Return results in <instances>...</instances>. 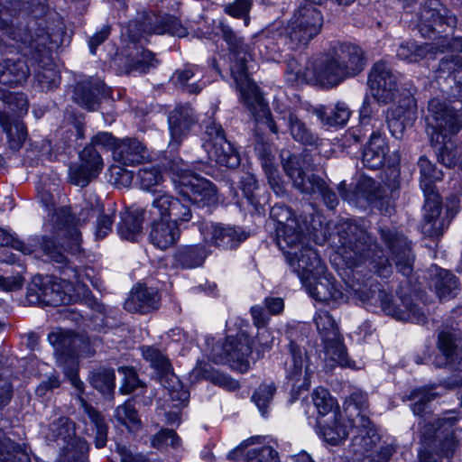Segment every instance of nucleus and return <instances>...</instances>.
Listing matches in <instances>:
<instances>
[{"label": "nucleus", "instance_id": "obj_50", "mask_svg": "<svg viewBox=\"0 0 462 462\" xmlns=\"http://www.w3.org/2000/svg\"><path fill=\"white\" fill-rule=\"evenodd\" d=\"M282 118L288 120V126L293 139L304 144L313 143V134L293 111L289 110Z\"/></svg>", "mask_w": 462, "mask_h": 462}, {"label": "nucleus", "instance_id": "obj_27", "mask_svg": "<svg viewBox=\"0 0 462 462\" xmlns=\"http://www.w3.org/2000/svg\"><path fill=\"white\" fill-rule=\"evenodd\" d=\"M270 216L276 222L275 230L278 245H282V242L285 243L283 237L286 240H291L294 236L298 237L305 234V224H301L287 206L275 204L271 208Z\"/></svg>", "mask_w": 462, "mask_h": 462}, {"label": "nucleus", "instance_id": "obj_64", "mask_svg": "<svg viewBox=\"0 0 462 462\" xmlns=\"http://www.w3.org/2000/svg\"><path fill=\"white\" fill-rule=\"evenodd\" d=\"M152 446L156 448H161L167 446L176 448L180 445V438L171 430H162L152 438Z\"/></svg>", "mask_w": 462, "mask_h": 462}, {"label": "nucleus", "instance_id": "obj_10", "mask_svg": "<svg viewBox=\"0 0 462 462\" xmlns=\"http://www.w3.org/2000/svg\"><path fill=\"white\" fill-rule=\"evenodd\" d=\"M446 51H457L459 54L451 59L445 58L441 60L439 68L443 71L447 70L453 74V79L462 84V38L460 37L449 39L448 36H442L436 43H425L423 45L408 42L399 46L396 55L400 60L416 62L429 52H444Z\"/></svg>", "mask_w": 462, "mask_h": 462}, {"label": "nucleus", "instance_id": "obj_35", "mask_svg": "<svg viewBox=\"0 0 462 462\" xmlns=\"http://www.w3.org/2000/svg\"><path fill=\"white\" fill-rule=\"evenodd\" d=\"M388 150L385 137L379 131H374L363 152L364 165L372 170L379 169L383 164Z\"/></svg>", "mask_w": 462, "mask_h": 462}, {"label": "nucleus", "instance_id": "obj_28", "mask_svg": "<svg viewBox=\"0 0 462 462\" xmlns=\"http://www.w3.org/2000/svg\"><path fill=\"white\" fill-rule=\"evenodd\" d=\"M382 237L392 254L397 269L405 276L411 273L413 255L410 243L402 235L393 231H383Z\"/></svg>", "mask_w": 462, "mask_h": 462}, {"label": "nucleus", "instance_id": "obj_32", "mask_svg": "<svg viewBox=\"0 0 462 462\" xmlns=\"http://www.w3.org/2000/svg\"><path fill=\"white\" fill-rule=\"evenodd\" d=\"M147 158L145 147L134 138L120 139L114 147L113 159L123 165L134 166L143 163Z\"/></svg>", "mask_w": 462, "mask_h": 462}, {"label": "nucleus", "instance_id": "obj_46", "mask_svg": "<svg viewBox=\"0 0 462 462\" xmlns=\"http://www.w3.org/2000/svg\"><path fill=\"white\" fill-rule=\"evenodd\" d=\"M436 272L435 289L440 300L453 297L457 290V278L447 270L434 266Z\"/></svg>", "mask_w": 462, "mask_h": 462}, {"label": "nucleus", "instance_id": "obj_22", "mask_svg": "<svg viewBox=\"0 0 462 462\" xmlns=\"http://www.w3.org/2000/svg\"><path fill=\"white\" fill-rule=\"evenodd\" d=\"M290 357L284 364L286 377L294 388L307 390L310 386V378L314 368L307 352L294 342L289 344Z\"/></svg>", "mask_w": 462, "mask_h": 462}, {"label": "nucleus", "instance_id": "obj_2", "mask_svg": "<svg viewBox=\"0 0 462 462\" xmlns=\"http://www.w3.org/2000/svg\"><path fill=\"white\" fill-rule=\"evenodd\" d=\"M41 199L50 210L48 220L45 223L46 231L50 232L51 237L43 236L40 243V247L52 262L64 263L66 256L61 248L54 241L55 239H69L71 245H79L80 242V234L77 229V224L86 222L88 218L99 215L102 210L99 199L95 194H88L80 205V210L78 212V218L71 217L69 208H59L51 209L54 206L53 196L48 191L40 192Z\"/></svg>", "mask_w": 462, "mask_h": 462}, {"label": "nucleus", "instance_id": "obj_23", "mask_svg": "<svg viewBox=\"0 0 462 462\" xmlns=\"http://www.w3.org/2000/svg\"><path fill=\"white\" fill-rule=\"evenodd\" d=\"M199 230L205 244L225 250L237 247L248 236L240 227L217 223H202Z\"/></svg>", "mask_w": 462, "mask_h": 462}, {"label": "nucleus", "instance_id": "obj_14", "mask_svg": "<svg viewBox=\"0 0 462 462\" xmlns=\"http://www.w3.org/2000/svg\"><path fill=\"white\" fill-rule=\"evenodd\" d=\"M281 159L284 171L292 180L296 189L302 193L320 194L329 208H334L337 206L336 194L325 185L320 178L307 172L305 162L300 157L291 155L289 151H282Z\"/></svg>", "mask_w": 462, "mask_h": 462}, {"label": "nucleus", "instance_id": "obj_15", "mask_svg": "<svg viewBox=\"0 0 462 462\" xmlns=\"http://www.w3.org/2000/svg\"><path fill=\"white\" fill-rule=\"evenodd\" d=\"M117 142L118 140H115L111 134L107 132H102L95 135L91 140V144L86 146L80 152V164L70 168L71 181L81 187L88 185L103 168V160L96 147L109 149L114 156V147L117 144Z\"/></svg>", "mask_w": 462, "mask_h": 462}, {"label": "nucleus", "instance_id": "obj_12", "mask_svg": "<svg viewBox=\"0 0 462 462\" xmlns=\"http://www.w3.org/2000/svg\"><path fill=\"white\" fill-rule=\"evenodd\" d=\"M172 181L180 195L199 208L209 207L217 201V190L208 180L188 169L182 161L174 162Z\"/></svg>", "mask_w": 462, "mask_h": 462}, {"label": "nucleus", "instance_id": "obj_4", "mask_svg": "<svg viewBox=\"0 0 462 462\" xmlns=\"http://www.w3.org/2000/svg\"><path fill=\"white\" fill-rule=\"evenodd\" d=\"M221 34L229 46L231 75L236 88L240 92L242 101L257 123L265 125L270 131L277 134L278 130L271 117L268 106L260 95L256 85L249 78L248 70L251 67L248 62L252 59V54L248 53V47L227 25H221Z\"/></svg>", "mask_w": 462, "mask_h": 462}, {"label": "nucleus", "instance_id": "obj_7", "mask_svg": "<svg viewBox=\"0 0 462 462\" xmlns=\"http://www.w3.org/2000/svg\"><path fill=\"white\" fill-rule=\"evenodd\" d=\"M313 0H306L296 8L288 20L281 41L294 50L307 46L319 34L323 26V15Z\"/></svg>", "mask_w": 462, "mask_h": 462}, {"label": "nucleus", "instance_id": "obj_58", "mask_svg": "<svg viewBox=\"0 0 462 462\" xmlns=\"http://www.w3.org/2000/svg\"><path fill=\"white\" fill-rule=\"evenodd\" d=\"M275 392L274 383H270L261 384L254 393L252 400L263 415L266 413L265 410L272 402Z\"/></svg>", "mask_w": 462, "mask_h": 462}, {"label": "nucleus", "instance_id": "obj_26", "mask_svg": "<svg viewBox=\"0 0 462 462\" xmlns=\"http://www.w3.org/2000/svg\"><path fill=\"white\" fill-rule=\"evenodd\" d=\"M302 284L306 287L309 295L318 301H339L345 300L346 298L340 284L326 272L325 267L323 273L316 274L314 277L310 276Z\"/></svg>", "mask_w": 462, "mask_h": 462}, {"label": "nucleus", "instance_id": "obj_42", "mask_svg": "<svg viewBox=\"0 0 462 462\" xmlns=\"http://www.w3.org/2000/svg\"><path fill=\"white\" fill-rule=\"evenodd\" d=\"M143 218L144 210L143 209H135L124 214L117 226V232L121 238L134 241L142 232Z\"/></svg>", "mask_w": 462, "mask_h": 462}, {"label": "nucleus", "instance_id": "obj_51", "mask_svg": "<svg viewBox=\"0 0 462 462\" xmlns=\"http://www.w3.org/2000/svg\"><path fill=\"white\" fill-rule=\"evenodd\" d=\"M32 0H0V30L5 31L7 37L18 41L14 28L10 26L9 17L16 11L20 4H30Z\"/></svg>", "mask_w": 462, "mask_h": 462}, {"label": "nucleus", "instance_id": "obj_34", "mask_svg": "<svg viewBox=\"0 0 462 462\" xmlns=\"http://www.w3.org/2000/svg\"><path fill=\"white\" fill-rule=\"evenodd\" d=\"M180 236V227L160 218L154 219L149 234L150 242L157 248L165 250L174 245Z\"/></svg>", "mask_w": 462, "mask_h": 462}, {"label": "nucleus", "instance_id": "obj_54", "mask_svg": "<svg viewBox=\"0 0 462 462\" xmlns=\"http://www.w3.org/2000/svg\"><path fill=\"white\" fill-rule=\"evenodd\" d=\"M201 73L199 69L195 66H188L183 69H178L173 75V80L175 85L182 88L183 90L189 93H199L204 87L205 84L199 82L189 84V80L197 75Z\"/></svg>", "mask_w": 462, "mask_h": 462}, {"label": "nucleus", "instance_id": "obj_48", "mask_svg": "<svg viewBox=\"0 0 462 462\" xmlns=\"http://www.w3.org/2000/svg\"><path fill=\"white\" fill-rule=\"evenodd\" d=\"M78 400L80 402V405L84 411V412L88 415L91 422L94 424L96 429V439L95 444L97 448H101L106 446V430L107 427L104 422L101 415L95 411L90 405L87 403V402L82 398L79 397Z\"/></svg>", "mask_w": 462, "mask_h": 462}, {"label": "nucleus", "instance_id": "obj_20", "mask_svg": "<svg viewBox=\"0 0 462 462\" xmlns=\"http://www.w3.org/2000/svg\"><path fill=\"white\" fill-rule=\"evenodd\" d=\"M142 354L144 359L162 374V383L167 390L173 405L177 407L187 403L189 399V393L183 387L179 378L171 373L169 359L158 349L152 346H143Z\"/></svg>", "mask_w": 462, "mask_h": 462}, {"label": "nucleus", "instance_id": "obj_33", "mask_svg": "<svg viewBox=\"0 0 462 462\" xmlns=\"http://www.w3.org/2000/svg\"><path fill=\"white\" fill-rule=\"evenodd\" d=\"M160 296L153 288L143 285L134 287L125 302V309L131 312L146 313L159 307Z\"/></svg>", "mask_w": 462, "mask_h": 462}, {"label": "nucleus", "instance_id": "obj_1", "mask_svg": "<svg viewBox=\"0 0 462 462\" xmlns=\"http://www.w3.org/2000/svg\"><path fill=\"white\" fill-rule=\"evenodd\" d=\"M341 244L339 254L352 278L347 282L352 291L363 301L375 296L380 300L383 311L398 320L424 322V313L411 300L402 298V306L393 302L392 296L381 291L377 284L368 283L366 276L373 272L388 277L392 273L389 257L378 250L369 234L355 223H346L338 233Z\"/></svg>", "mask_w": 462, "mask_h": 462}, {"label": "nucleus", "instance_id": "obj_63", "mask_svg": "<svg viewBox=\"0 0 462 462\" xmlns=\"http://www.w3.org/2000/svg\"><path fill=\"white\" fill-rule=\"evenodd\" d=\"M240 186L247 201L257 209L260 202L255 199L254 195V190L258 188V183L254 175L249 172L244 173L240 179Z\"/></svg>", "mask_w": 462, "mask_h": 462}, {"label": "nucleus", "instance_id": "obj_29", "mask_svg": "<svg viewBox=\"0 0 462 462\" xmlns=\"http://www.w3.org/2000/svg\"><path fill=\"white\" fill-rule=\"evenodd\" d=\"M457 422L454 416H448L437 420V427L432 429V431L426 429L423 432L424 441L433 439L434 446L437 442L439 444L441 453L446 456H451L457 446V442L454 438L453 427Z\"/></svg>", "mask_w": 462, "mask_h": 462}, {"label": "nucleus", "instance_id": "obj_43", "mask_svg": "<svg viewBox=\"0 0 462 462\" xmlns=\"http://www.w3.org/2000/svg\"><path fill=\"white\" fill-rule=\"evenodd\" d=\"M104 84L97 82L95 86L79 83L75 88L74 99L82 107L94 111L98 106V96L104 93Z\"/></svg>", "mask_w": 462, "mask_h": 462}, {"label": "nucleus", "instance_id": "obj_39", "mask_svg": "<svg viewBox=\"0 0 462 462\" xmlns=\"http://www.w3.org/2000/svg\"><path fill=\"white\" fill-rule=\"evenodd\" d=\"M158 60L152 52L143 49L142 46L134 45L129 52L125 65L126 73L143 74L151 69L156 68Z\"/></svg>", "mask_w": 462, "mask_h": 462}, {"label": "nucleus", "instance_id": "obj_53", "mask_svg": "<svg viewBox=\"0 0 462 462\" xmlns=\"http://www.w3.org/2000/svg\"><path fill=\"white\" fill-rule=\"evenodd\" d=\"M261 444L251 446L246 451V462H279L278 452L271 446L265 445V437Z\"/></svg>", "mask_w": 462, "mask_h": 462}, {"label": "nucleus", "instance_id": "obj_57", "mask_svg": "<svg viewBox=\"0 0 462 462\" xmlns=\"http://www.w3.org/2000/svg\"><path fill=\"white\" fill-rule=\"evenodd\" d=\"M137 178L143 189L151 190L153 187L159 186L163 181V175L155 166L141 168L138 171Z\"/></svg>", "mask_w": 462, "mask_h": 462}, {"label": "nucleus", "instance_id": "obj_18", "mask_svg": "<svg viewBox=\"0 0 462 462\" xmlns=\"http://www.w3.org/2000/svg\"><path fill=\"white\" fill-rule=\"evenodd\" d=\"M202 147L208 159L227 168H236L240 163L239 154L226 138L220 125L209 124L203 136Z\"/></svg>", "mask_w": 462, "mask_h": 462}, {"label": "nucleus", "instance_id": "obj_16", "mask_svg": "<svg viewBox=\"0 0 462 462\" xmlns=\"http://www.w3.org/2000/svg\"><path fill=\"white\" fill-rule=\"evenodd\" d=\"M46 439L56 442L61 449V462H79L87 454L86 441L75 435V424L66 417H60L49 426Z\"/></svg>", "mask_w": 462, "mask_h": 462}, {"label": "nucleus", "instance_id": "obj_55", "mask_svg": "<svg viewBox=\"0 0 462 462\" xmlns=\"http://www.w3.org/2000/svg\"><path fill=\"white\" fill-rule=\"evenodd\" d=\"M116 418L130 431H136L141 427V420L135 408L130 402H126L116 408Z\"/></svg>", "mask_w": 462, "mask_h": 462}, {"label": "nucleus", "instance_id": "obj_9", "mask_svg": "<svg viewBox=\"0 0 462 462\" xmlns=\"http://www.w3.org/2000/svg\"><path fill=\"white\" fill-rule=\"evenodd\" d=\"M418 166L420 172V186L425 196L421 231L429 236H439L442 234L445 225L443 219L439 217L441 200L434 190V182L441 180L442 173L424 156L419 159Z\"/></svg>", "mask_w": 462, "mask_h": 462}, {"label": "nucleus", "instance_id": "obj_5", "mask_svg": "<svg viewBox=\"0 0 462 462\" xmlns=\"http://www.w3.org/2000/svg\"><path fill=\"white\" fill-rule=\"evenodd\" d=\"M368 84L372 96L381 104L398 99V106L387 115L388 126L393 135L399 138L405 126L416 118L417 105L410 94L400 95L398 77L384 60L376 62L369 74Z\"/></svg>", "mask_w": 462, "mask_h": 462}, {"label": "nucleus", "instance_id": "obj_11", "mask_svg": "<svg viewBox=\"0 0 462 462\" xmlns=\"http://www.w3.org/2000/svg\"><path fill=\"white\" fill-rule=\"evenodd\" d=\"M60 40V30L51 32L44 29H39L34 36H30V41L22 40L24 44L28 43L31 54L34 59L43 62L35 71V79L40 87L44 90L52 89L60 84V75L52 63L49 62V52L59 45Z\"/></svg>", "mask_w": 462, "mask_h": 462}, {"label": "nucleus", "instance_id": "obj_17", "mask_svg": "<svg viewBox=\"0 0 462 462\" xmlns=\"http://www.w3.org/2000/svg\"><path fill=\"white\" fill-rule=\"evenodd\" d=\"M79 340V337L69 330L56 329L48 336V341L54 347L56 354L60 355L58 361L62 366L65 375L71 384L81 393L84 383L78 377L79 365L74 356Z\"/></svg>", "mask_w": 462, "mask_h": 462}, {"label": "nucleus", "instance_id": "obj_49", "mask_svg": "<svg viewBox=\"0 0 462 462\" xmlns=\"http://www.w3.org/2000/svg\"><path fill=\"white\" fill-rule=\"evenodd\" d=\"M345 184H340L339 191L341 197L348 201H356L357 202L360 199H369L370 196H372L375 190V182L372 178L362 176L356 185L355 190L353 192L344 191L342 186Z\"/></svg>", "mask_w": 462, "mask_h": 462}, {"label": "nucleus", "instance_id": "obj_24", "mask_svg": "<svg viewBox=\"0 0 462 462\" xmlns=\"http://www.w3.org/2000/svg\"><path fill=\"white\" fill-rule=\"evenodd\" d=\"M152 208L151 213L155 217L165 219L179 227L190 221L193 216L188 203L167 193L156 197Z\"/></svg>", "mask_w": 462, "mask_h": 462}, {"label": "nucleus", "instance_id": "obj_61", "mask_svg": "<svg viewBox=\"0 0 462 462\" xmlns=\"http://www.w3.org/2000/svg\"><path fill=\"white\" fill-rule=\"evenodd\" d=\"M251 7V0H235L233 3L226 5L225 11L235 18L244 19L245 24L247 25L249 23L248 14Z\"/></svg>", "mask_w": 462, "mask_h": 462}, {"label": "nucleus", "instance_id": "obj_37", "mask_svg": "<svg viewBox=\"0 0 462 462\" xmlns=\"http://www.w3.org/2000/svg\"><path fill=\"white\" fill-rule=\"evenodd\" d=\"M29 75V67L22 59H6L0 64V84L15 87L24 82Z\"/></svg>", "mask_w": 462, "mask_h": 462}, {"label": "nucleus", "instance_id": "obj_3", "mask_svg": "<svg viewBox=\"0 0 462 462\" xmlns=\"http://www.w3.org/2000/svg\"><path fill=\"white\" fill-rule=\"evenodd\" d=\"M344 411L346 423L338 418V414L328 420L319 419V432L323 439L331 445H337L347 438L351 428L356 432L352 439L356 452L362 453L375 447L380 437L366 415L365 396L358 393H352L345 402Z\"/></svg>", "mask_w": 462, "mask_h": 462}, {"label": "nucleus", "instance_id": "obj_19", "mask_svg": "<svg viewBox=\"0 0 462 462\" xmlns=\"http://www.w3.org/2000/svg\"><path fill=\"white\" fill-rule=\"evenodd\" d=\"M314 323L322 339L326 357L341 366L348 365L347 354L333 317L319 310L314 316Z\"/></svg>", "mask_w": 462, "mask_h": 462}, {"label": "nucleus", "instance_id": "obj_31", "mask_svg": "<svg viewBox=\"0 0 462 462\" xmlns=\"http://www.w3.org/2000/svg\"><path fill=\"white\" fill-rule=\"evenodd\" d=\"M195 121L194 111L189 105L177 106L168 118L171 133L170 145L178 146Z\"/></svg>", "mask_w": 462, "mask_h": 462}, {"label": "nucleus", "instance_id": "obj_6", "mask_svg": "<svg viewBox=\"0 0 462 462\" xmlns=\"http://www.w3.org/2000/svg\"><path fill=\"white\" fill-rule=\"evenodd\" d=\"M285 76L291 85L313 82L326 88L337 86L346 79L332 50L309 60L305 66L293 58L289 59Z\"/></svg>", "mask_w": 462, "mask_h": 462}, {"label": "nucleus", "instance_id": "obj_60", "mask_svg": "<svg viewBox=\"0 0 462 462\" xmlns=\"http://www.w3.org/2000/svg\"><path fill=\"white\" fill-rule=\"evenodd\" d=\"M118 372L123 374V382L120 392L124 394L132 393L136 388L142 386L141 381L134 368L129 366H120Z\"/></svg>", "mask_w": 462, "mask_h": 462}, {"label": "nucleus", "instance_id": "obj_44", "mask_svg": "<svg viewBox=\"0 0 462 462\" xmlns=\"http://www.w3.org/2000/svg\"><path fill=\"white\" fill-rule=\"evenodd\" d=\"M281 43L286 44L280 38L276 40L274 35L261 34L255 38L254 48L258 51L259 56L262 59L276 61L281 58Z\"/></svg>", "mask_w": 462, "mask_h": 462}, {"label": "nucleus", "instance_id": "obj_40", "mask_svg": "<svg viewBox=\"0 0 462 462\" xmlns=\"http://www.w3.org/2000/svg\"><path fill=\"white\" fill-rule=\"evenodd\" d=\"M313 114L324 126H343L349 120L352 111L346 103L338 101L329 112L321 106L314 108Z\"/></svg>", "mask_w": 462, "mask_h": 462}, {"label": "nucleus", "instance_id": "obj_13", "mask_svg": "<svg viewBox=\"0 0 462 462\" xmlns=\"http://www.w3.org/2000/svg\"><path fill=\"white\" fill-rule=\"evenodd\" d=\"M282 239L285 243L278 246L301 282L310 276L324 273V264L317 252L310 245L306 233L298 237L294 236L291 240H286L284 237Z\"/></svg>", "mask_w": 462, "mask_h": 462}, {"label": "nucleus", "instance_id": "obj_45", "mask_svg": "<svg viewBox=\"0 0 462 462\" xmlns=\"http://www.w3.org/2000/svg\"><path fill=\"white\" fill-rule=\"evenodd\" d=\"M0 125L5 132L10 146L14 150L19 149L26 139V129L22 122H12L8 115L0 116Z\"/></svg>", "mask_w": 462, "mask_h": 462}, {"label": "nucleus", "instance_id": "obj_25", "mask_svg": "<svg viewBox=\"0 0 462 462\" xmlns=\"http://www.w3.org/2000/svg\"><path fill=\"white\" fill-rule=\"evenodd\" d=\"M224 356L221 361L240 373L249 370V355L252 353L251 340L248 335L238 333L236 337L228 336L223 345Z\"/></svg>", "mask_w": 462, "mask_h": 462}, {"label": "nucleus", "instance_id": "obj_62", "mask_svg": "<svg viewBox=\"0 0 462 462\" xmlns=\"http://www.w3.org/2000/svg\"><path fill=\"white\" fill-rule=\"evenodd\" d=\"M263 439L261 436H254L244 440L239 446L232 449L226 456L231 462L246 461V451L251 446L261 444Z\"/></svg>", "mask_w": 462, "mask_h": 462}, {"label": "nucleus", "instance_id": "obj_8", "mask_svg": "<svg viewBox=\"0 0 462 462\" xmlns=\"http://www.w3.org/2000/svg\"><path fill=\"white\" fill-rule=\"evenodd\" d=\"M427 133L437 153L438 161L452 168L462 164V146L455 145L452 136L445 125V108L437 99H430L428 106Z\"/></svg>", "mask_w": 462, "mask_h": 462}, {"label": "nucleus", "instance_id": "obj_59", "mask_svg": "<svg viewBox=\"0 0 462 462\" xmlns=\"http://www.w3.org/2000/svg\"><path fill=\"white\" fill-rule=\"evenodd\" d=\"M38 244L17 240L8 231L0 227V246H11L23 254H31L36 251Z\"/></svg>", "mask_w": 462, "mask_h": 462}, {"label": "nucleus", "instance_id": "obj_56", "mask_svg": "<svg viewBox=\"0 0 462 462\" xmlns=\"http://www.w3.org/2000/svg\"><path fill=\"white\" fill-rule=\"evenodd\" d=\"M116 376L113 369L100 368L92 373L90 383L103 393H109L116 385Z\"/></svg>", "mask_w": 462, "mask_h": 462}, {"label": "nucleus", "instance_id": "obj_38", "mask_svg": "<svg viewBox=\"0 0 462 462\" xmlns=\"http://www.w3.org/2000/svg\"><path fill=\"white\" fill-rule=\"evenodd\" d=\"M208 255L206 246L201 244L180 246L173 255L174 263L182 269L199 267Z\"/></svg>", "mask_w": 462, "mask_h": 462}, {"label": "nucleus", "instance_id": "obj_21", "mask_svg": "<svg viewBox=\"0 0 462 462\" xmlns=\"http://www.w3.org/2000/svg\"><path fill=\"white\" fill-rule=\"evenodd\" d=\"M64 288V282H59L54 277H36L27 289L26 299L30 304H66L69 298Z\"/></svg>", "mask_w": 462, "mask_h": 462}, {"label": "nucleus", "instance_id": "obj_36", "mask_svg": "<svg viewBox=\"0 0 462 462\" xmlns=\"http://www.w3.org/2000/svg\"><path fill=\"white\" fill-rule=\"evenodd\" d=\"M189 381L195 383L200 379H209L215 384L228 391L239 388V383L227 374L212 369L211 365L205 361H198L196 366L189 372Z\"/></svg>", "mask_w": 462, "mask_h": 462}, {"label": "nucleus", "instance_id": "obj_41", "mask_svg": "<svg viewBox=\"0 0 462 462\" xmlns=\"http://www.w3.org/2000/svg\"><path fill=\"white\" fill-rule=\"evenodd\" d=\"M262 167L266 174L271 188L276 194L282 192L280 174L274 163V156L272 153L270 145L260 143L255 148Z\"/></svg>", "mask_w": 462, "mask_h": 462}, {"label": "nucleus", "instance_id": "obj_52", "mask_svg": "<svg viewBox=\"0 0 462 462\" xmlns=\"http://www.w3.org/2000/svg\"><path fill=\"white\" fill-rule=\"evenodd\" d=\"M445 108V125L449 134H457L462 127V104L459 101L448 104L436 98Z\"/></svg>", "mask_w": 462, "mask_h": 462}, {"label": "nucleus", "instance_id": "obj_30", "mask_svg": "<svg viewBox=\"0 0 462 462\" xmlns=\"http://www.w3.org/2000/svg\"><path fill=\"white\" fill-rule=\"evenodd\" d=\"M332 51L346 78L353 77L364 69L365 61L360 47L351 43H338Z\"/></svg>", "mask_w": 462, "mask_h": 462}, {"label": "nucleus", "instance_id": "obj_47", "mask_svg": "<svg viewBox=\"0 0 462 462\" xmlns=\"http://www.w3.org/2000/svg\"><path fill=\"white\" fill-rule=\"evenodd\" d=\"M313 403L320 417H336L337 413V403L334 398L331 397L328 390L324 388H317L312 394Z\"/></svg>", "mask_w": 462, "mask_h": 462}]
</instances>
